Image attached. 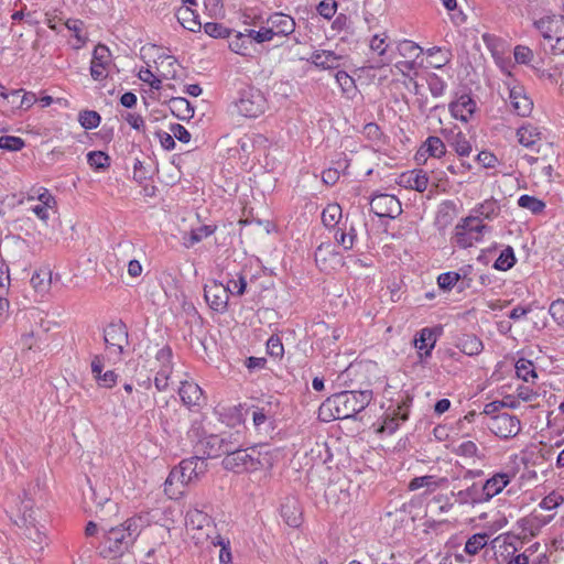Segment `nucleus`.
Segmentation results:
<instances>
[{"mask_svg": "<svg viewBox=\"0 0 564 564\" xmlns=\"http://www.w3.org/2000/svg\"><path fill=\"white\" fill-rule=\"evenodd\" d=\"M387 39L388 36L386 34H382V36L376 34L372 36L370 41V48L373 52H377L380 57H383L386 55L388 48V44L386 43Z\"/></svg>", "mask_w": 564, "mask_h": 564, "instance_id": "338daca9", "label": "nucleus"}, {"mask_svg": "<svg viewBox=\"0 0 564 564\" xmlns=\"http://www.w3.org/2000/svg\"><path fill=\"white\" fill-rule=\"evenodd\" d=\"M436 338L434 332L431 328H423L414 339V345L417 348L421 356H430L434 348Z\"/></svg>", "mask_w": 564, "mask_h": 564, "instance_id": "c756f323", "label": "nucleus"}, {"mask_svg": "<svg viewBox=\"0 0 564 564\" xmlns=\"http://www.w3.org/2000/svg\"><path fill=\"white\" fill-rule=\"evenodd\" d=\"M341 59L343 56L337 55L335 52L323 50L315 51L312 54L310 62L322 69H335L340 66Z\"/></svg>", "mask_w": 564, "mask_h": 564, "instance_id": "b1692460", "label": "nucleus"}, {"mask_svg": "<svg viewBox=\"0 0 564 564\" xmlns=\"http://www.w3.org/2000/svg\"><path fill=\"white\" fill-rule=\"evenodd\" d=\"M518 205L524 209L530 210L534 215H540L545 209V203L534 196L524 194L518 199Z\"/></svg>", "mask_w": 564, "mask_h": 564, "instance_id": "ea45409f", "label": "nucleus"}, {"mask_svg": "<svg viewBox=\"0 0 564 564\" xmlns=\"http://www.w3.org/2000/svg\"><path fill=\"white\" fill-rule=\"evenodd\" d=\"M51 283L52 273L48 270H39L32 274L31 285L40 294H45L50 290Z\"/></svg>", "mask_w": 564, "mask_h": 564, "instance_id": "f704fd0d", "label": "nucleus"}, {"mask_svg": "<svg viewBox=\"0 0 564 564\" xmlns=\"http://www.w3.org/2000/svg\"><path fill=\"white\" fill-rule=\"evenodd\" d=\"M477 108L476 101L467 94L458 96L448 105L453 118L468 122Z\"/></svg>", "mask_w": 564, "mask_h": 564, "instance_id": "a211bd4d", "label": "nucleus"}, {"mask_svg": "<svg viewBox=\"0 0 564 564\" xmlns=\"http://www.w3.org/2000/svg\"><path fill=\"white\" fill-rule=\"evenodd\" d=\"M104 343L110 355L120 356L128 345V329L122 321L109 323L104 328Z\"/></svg>", "mask_w": 564, "mask_h": 564, "instance_id": "9d476101", "label": "nucleus"}, {"mask_svg": "<svg viewBox=\"0 0 564 564\" xmlns=\"http://www.w3.org/2000/svg\"><path fill=\"white\" fill-rule=\"evenodd\" d=\"M268 139L260 133L245 134L238 140V149L246 156L251 155L257 149H265Z\"/></svg>", "mask_w": 564, "mask_h": 564, "instance_id": "a878e982", "label": "nucleus"}, {"mask_svg": "<svg viewBox=\"0 0 564 564\" xmlns=\"http://www.w3.org/2000/svg\"><path fill=\"white\" fill-rule=\"evenodd\" d=\"M232 435L229 438L223 435H209L205 438V453L208 457H219L221 455L227 456L231 446L235 442L231 441Z\"/></svg>", "mask_w": 564, "mask_h": 564, "instance_id": "aec40b11", "label": "nucleus"}, {"mask_svg": "<svg viewBox=\"0 0 564 564\" xmlns=\"http://www.w3.org/2000/svg\"><path fill=\"white\" fill-rule=\"evenodd\" d=\"M236 107L241 116L246 118H257L264 112L267 99L260 89L247 86L239 90Z\"/></svg>", "mask_w": 564, "mask_h": 564, "instance_id": "1a4fd4ad", "label": "nucleus"}, {"mask_svg": "<svg viewBox=\"0 0 564 564\" xmlns=\"http://www.w3.org/2000/svg\"><path fill=\"white\" fill-rule=\"evenodd\" d=\"M452 144L459 156H467L471 152V145L469 141L463 135L460 131L455 134Z\"/></svg>", "mask_w": 564, "mask_h": 564, "instance_id": "13d9d810", "label": "nucleus"}, {"mask_svg": "<svg viewBox=\"0 0 564 564\" xmlns=\"http://www.w3.org/2000/svg\"><path fill=\"white\" fill-rule=\"evenodd\" d=\"M22 523L25 536L34 542L40 549L46 543V517L40 509H34L31 500L22 502Z\"/></svg>", "mask_w": 564, "mask_h": 564, "instance_id": "39448f33", "label": "nucleus"}, {"mask_svg": "<svg viewBox=\"0 0 564 564\" xmlns=\"http://www.w3.org/2000/svg\"><path fill=\"white\" fill-rule=\"evenodd\" d=\"M207 465L205 460L198 456L183 459L178 466L174 467L164 481V492L171 499L177 498L183 490L173 488L175 484L181 487L187 486L197 480L199 475L205 474Z\"/></svg>", "mask_w": 564, "mask_h": 564, "instance_id": "7ed1b4c3", "label": "nucleus"}, {"mask_svg": "<svg viewBox=\"0 0 564 564\" xmlns=\"http://www.w3.org/2000/svg\"><path fill=\"white\" fill-rule=\"evenodd\" d=\"M208 516L200 510L194 509L186 513V524L192 528L202 529L204 525L208 524Z\"/></svg>", "mask_w": 564, "mask_h": 564, "instance_id": "3c124183", "label": "nucleus"}, {"mask_svg": "<svg viewBox=\"0 0 564 564\" xmlns=\"http://www.w3.org/2000/svg\"><path fill=\"white\" fill-rule=\"evenodd\" d=\"M540 155L524 154L522 159L530 165L540 164L542 174L547 182L552 181L553 177V161H556V153L551 143L539 144L535 149Z\"/></svg>", "mask_w": 564, "mask_h": 564, "instance_id": "9b49d317", "label": "nucleus"}, {"mask_svg": "<svg viewBox=\"0 0 564 564\" xmlns=\"http://www.w3.org/2000/svg\"><path fill=\"white\" fill-rule=\"evenodd\" d=\"M25 142L23 139L14 135L0 137V149L7 151H20L24 148Z\"/></svg>", "mask_w": 564, "mask_h": 564, "instance_id": "5fc2aeb1", "label": "nucleus"}, {"mask_svg": "<svg viewBox=\"0 0 564 564\" xmlns=\"http://www.w3.org/2000/svg\"><path fill=\"white\" fill-rule=\"evenodd\" d=\"M246 288H247V281H246V278L242 276V275H239V278L237 280H229L227 282V286H225V289H227V292L228 293H231L234 295H242L246 291Z\"/></svg>", "mask_w": 564, "mask_h": 564, "instance_id": "69168bd1", "label": "nucleus"}, {"mask_svg": "<svg viewBox=\"0 0 564 564\" xmlns=\"http://www.w3.org/2000/svg\"><path fill=\"white\" fill-rule=\"evenodd\" d=\"M65 26L74 33V36L79 43V46L86 43L87 39L80 33L84 26V22L82 20L68 19L65 23Z\"/></svg>", "mask_w": 564, "mask_h": 564, "instance_id": "680f3d73", "label": "nucleus"}, {"mask_svg": "<svg viewBox=\"0 0 564 564\" xmlns=\"http://www.w3.org/2000/svg\"><path fill=\"white\" fill-rule=\"evenodd\" d=\"M87 162L96 171H105L110 166V158L102 151H91L87 154Z\"/></svg>", "mask_w": 564, "mask_h": 564, "instance_id": "79ce46f5", "label": "nucleus"}, {"mask_svg": "<svg viewBox=\"0 0 564 564\" xmlns=\"http://www.w3.org/2000/svg\"><path fill=\"white\" fill-rule=\"evenodd\" d=\"M216 227L204 225L198 228L192 229L189 234H185L183 237V245L186 248H191L194 245L202 241L204 238L209 237L215 232Z\"/></svg>", "mask_w": 564, "mask_h": 564, "instance_id": "72a5a7b5", "label": "nucleus"}, {"mask_svg": "<svg viewBox=\"0 0 564 564\" xmlns=\"http://www.w3.org/2000/svg\"><path fill=\"white\" fill-rule=\"evenodd\" d=\"M456 347L467 356H476L484 349L482 341L474 334H464L457 339Z\"/></svg>", "mask_w": 564, "mask_h": 564, "instance_id": "cd10ccee", "label": "nucleus"}, {"mask_svg": "<svg viewBox=\"0 0 564 564\" xmlns=\"http://www.w3.org/2000/svg\"><path fill=\"white\" fill-rule=\"evenodd\" d=\"M458 282L459 273L454 271L442 273L437 278V284L444 291H451Z\"/></svg>", "mask_w": 564, "mask_h": 564, "instance_id": "6e6d98bb", "label": "nucleus"}, {"mask_svg": "<svg viewBox=\"0 0 564 564\" xmlns=\"http://www.w3.org/2000/svg\"><path fill=\"white\" fill-rule=\"evenodd\" d=\"M511 477L507 473H498L486 480L481 486V492L484 494L486 502L499 495L508 486Z\"/></svg>", "mask_w": 564, "mask_h": 564, "instance_id": "5701e85b", "label": "nucleus"}, {"mask_svg": "<svg viewBox=\"0 0 564 564\" xmlns=\"http://www.w3.org/2000/svg\"><path fill=\"white\" fill-rule=\"evenodd\" d=\"M516 372L518 378L525 382H529L531 379H535L538 377L533 364L527 359H520L516 364Z\"/></svg>", "mask_w": 564, "mask_h": 564, "instance_id": "de8ad7c7", "label": "nucleus"}, {"mask_svg": "<svg viewBox=\"0 0 564 564\" xmlns=\"http://www.w3.org/2000/svg\"><path fill=\"white\" fill-rule=\"evenodd\" d=\"M334 238L345 250H350L352 249L357 238L356 229L350 227L349 231L346 232L341 228H337L335 230Z\"/></svg>", "mask_w": 564, "mask_h": 564, "instance_id": "a18cd8bd", "label": "nucleus"}, {"mask_svg": "<svg viewBox=\"0 0 564 564\" xmlns=\"http://www.w3.org/2000/svg\"><path fill=\"white\" fill-rule=\"evenodd\" d=\"M111 64V53L104 44H98L90 62V75L95 80H104L108 76V68Z\"/></svg>", "mask_w": 564, "mask_h": 564, "instance_id": "4468645a", "label": "nucleus"}, {"mask_svg": "<svg viewBox=\"0 0 564 564\" xmlns=\"http://www.w3.org/2000/svg\"><path fill=\"white\" fill-rule=\"evenodd\" d=\"M221 464L225 469L236 474L252 473L263 466L260 460V453L254 447L240 448L237 443L231 446Z\"/></svg>", "mask_w": 564, "mask_h": 564, "instance_id": "20e7f679", "label": "nucleus"}, {"mask_svg": "<svg viewBox=\"0 0 564 564\" xmlns=\"http://www.w3.org/2000/svg\"><path fill=\"white\" fill-rule=\"evenodd\" d=\"M426 55L429 57H432L433 59L430 61V65L433 68H442L446 64L451 62L452 54L449 50H443L438 46H433L426 50Z\"/></svg>", "mask_w": 564, "mask_h": 564, "instance_id": "4c0bfd02", "label": "nucleus"}, {"mask_svg": "<svg viewBox=\"0 0 564 564\" xmlns=\"http://www.w3.org/2000/svg\"><path fill=\"white\" fill-rule=\"evenodd\" d=\"M534 26L554 53H564V17L547 15L534 22Z\"/></svg>", "mask_w": 564, "mask_h": 564, "instance_id": "423d86ee", "label": "nucleus"}, {"mask_svg": "<svg viewBox=\"0 0 564 564\" xmlns=\"http://www.w3.org/2000/svg\"><path fill=\"white\" fill-rule=\"evenodd\" d=\"M500 214V205L499 203L494 199H486L481 204L477 205L473 209V216H479V219H488L491 220L496 217H498Z\"/></svg>", "mask_w": 564, "mask_h": 564, "instance_id": "473e14b6", "label": "nucleus"}, {"mask_svg": "<svg viewBox=\"0 0 564 564\" xmlns=\"http://www.w3.org/2000/svg\"><path fill=\"white\" fill-rule=\"evenodd\" d=\"M171 109L181 119H191L194 116V107L184 97H174L170 100Z\"/></svg>", "mask_w": 564, "mask_h": 564, "instance_id": "e433bc0d", "label": "nucleus"}, {"mask_svg": "<svg viewBox=\"0 0 564 564\" xmlns=\"http://www.w3.org/2000/svg\"><path fill=\"white\" fill-rule=\"evenodd\" d=\"M370 206L371 212L379 218H397L402 213L400 200L390 194L373 195Z\"/></svg>", "mask_w": 564, "mask_h": 564, "instance_id": "ddd939ff", "label": "nucleus"}, {"mask_svg": "<svg viewBox=\"0 0 564 564\" xmlns=\"http://www.w3.org/2000/svg\"><path fill=\"white\" fill-rule=\"evenodd\" d=\"M412 402V398L406 395L402 399L395 409L391 413H388L384 417L383 424L378 429L379 433L393 434L399 427V420L406 421L409 416V408Z\"/></svg>", "mask_w": 564, "mask_h": 564, "instance_id": "dca6fc26", "label": "nucleus"}, {"mask_svg": "<svg viewBox=\"0 0 564 564\" xmlns=\"http://www.w3.org/2000/svg\"><path fill=\"white\" fill-rule=\"evenodd\" d=\"M488 229L479 216L470 215L456 225L454 240L458 247L466 249L481 241L484 232Z\"/></svg>", "mask_w": 564, "mask_h": 564, "instance_id": "0eeeda50", "label": "nucleus"}, {"mask_svg": "<svg viewBox=\"0 0 564 564\" xmlns=\"http://www.w3.org/2000/svg\"><path fill=\"white\" fill-rule=\"evenodd\" d=\"M445 478H438L434 475H425L413 478L409 485L408 488L411 491L417 490L420 488H426V494L433 492L436 488L441 486L442 482H444Z\"/></svg>", "mask_w": 564, "mask_h": 564, "instance_id": "7c9ffc66", "label": "nucleus"}, {"mask_svg": "<svg viewBox=\"0 0 564 564\" xmlns=\"http://www.w3.org/2000/svg\"><path fill=\"white\" fill-rule=\"evenodd\" d=\"M245 32L247 33L245 35L251 40V44L253 42L260 44V43L272 41L271 33H270L271 31L268 30L267 24L264 26H261L258 31H256L253 29H246Z\"/></svg>", "mask_w": 564, "mask_h": 564, "instance_id": "4d7b16f0", "label": "nucleus"}, {"mask_svg": "<svg viewBox=\"0 0 564 564\" xmlns=\"http://www.w3.org/2000/svg\"><path fill=\"white\" fill-rule=\"evenodd\" d=\"M488 540L487 533H475L466 541L464 551L469 555H476L487 545Z\"/></svg>", "mask_w": 564, "mask_h": 564, "instance_id": "a19ab883", "label": "nucleus"}, {"mask_svg": "<svg viewBox=\"0 0 564 564\" xmlns=\"http://www.w3.org/2000/svg\"><path fill=\"white\" fill-rule=\"evenodd\" d=\"M265 24L271 33L272 40L275 36L284 37L292 34L295 31V21L294 19L282 12H274L268 17Z\"/></svg>", "mask_w": 564, "mask_h": 564, "instance_id": "f3484780", "label": "nucleus"}, {"mask_svg": "<svg viewBox=\"0 0 564 564\" xmlns=\"http://www.w3.org/2000/svg\"><path fill=\"white\" fill-rule=\"evenodd\" d=\"M246 32H238L235 37L229 42V47L232 52L246 56L249 53L251 40L243 35Z\"/></svg>", "mask_w": 564, "mask_h": 564, "instance_id": "c03bdc74", "label": "nucleus"}, {"mask_svg": "<svg viewBox=\"0 0 564 564\" xmlns=\"http://www.w3.org/2000/svg\"><path fill=\"white\" fill-rule=\"evenodd\" d=\"M549 313L552 318L558 324H564V300L557 299L550 305Z\"/></svg>", "mask_w": 564, "mask_h": 564, "instance_id": "e2e57ef3", "label": "nucleus"}, {"mask_svg": "<svg viewBox=\"0 0 564 564\" xmlns=\"http://www.w3.org/2000/svg\"><path fill=\"white\" fill-rule=\"evenodd\" d=\"M178 394L183 403L189 408L199 406L205 401L203 390L193 381H181Z\"/></svg>", "mask_w": 564, "mask_h": 564, "instance_id": "412c9836", "label": "nucleus"}, {"mask_svg": "<svg viewBox=\"0 0 564 564\" xmlns=\"http://www.w3.org/2000/svg\"><path fill=\"white\" fill-rule=\"evenodd\" d=\"M457 501L462 505H478L486 502L481 487L473 484L470 487L456 494Z\"/></svg>", "mask_w": 564, "mask_h": 564, "instance_id": "2f4dec72", "label": "nucleus"}, {"mask_svg": "<svg viewBox=\"0 0 564 564\" xmlns=\"http://www.w3.org/2000/svg\"><path fill=\"white\" fill-rule=\"evenodd\" d=\"M205 299L209 306L217 312H223L227 308L228 292L223 284L214 283L210 286H205Z\"/></svg>", "mask_w": 564, "mask_h": 564, "instance_id": "6ab92c4d", "label": "nucleus"}, {"mask_svg": "<svg viewBox=\"0 0 564 564\" xmlns=\"http://www.w3.org/2000/svg\"><path fill=\"white\" fill-rule=\"evenodd\" d=\"M280 513L289 527L299 528L302 524V510L296 499L286 498L281 505Z\"/></svg>", "mask_w": 564, "mask_h": 564, "instance_id": "4be33fe9", "label": "nucleus"}, {"mask_svg": "<svg viewBox=\"0 0 564 564\" xmlns=\"http://www.w3.org/2000/svg\"><path fill=\"white\" fill-rule=\"evenodd\" d=\"M316 10L321 17L330 20L337 11V2L335 0H322Z\"/></svg>", "mask_w": 564, "mask_h": 564, "instance_id": "bf43d9fd", "label": "nucleus"}, {"mask_svg": "<svg viewBox=\"0 0 564 564\" xmlns=\"http://www.w3.org/2000/svg\"><path fill=\"white\" fill-rule=\"evenodd\" d=\"M509 107L518 116L527 117L533 109V102L520 85H508Z\"/></svg>", "mask_w": 564, "mask_h": 564, "instance_id": "2eb2a0df", "label": "nucleus"}, {"mask_svg": "<svg viewBox=\"0 0 564 564\" xmlns=\"http://www.w3.org/2000/svg\"><path fill=\"white\" fill-rule=\"evenodd\" d=\"M427 86L433 97H441L446 89V83L436 74H430L427 77Z\"/></svg>", "mask_w": 564, "mask_h": 564, "instance_id": "864d4df0", "label": "nucleus"}, {"mask_svg": "<svg viewBox=\"0 0 564 564\" xmlns=\"http://www.w3.org/2000/svg\"><path fill=\"white\" fill-rule=\"evenodd\" d=\"M516 263V256L513 249L508 246L505 248L494 263V268L499 271H507Z\"/></svg>", "mask_w": 564, "mask_h": 564, "instance_id": "37998d69", "label": "nucleus"}, {"mask_svg": "<svg viewBox=\"0 0 564 564\" xmlns=\"http://www.w3.org/2000/svg\"><path fill=\"white\" fill-rule=\"evenodd\" d=\"M564 502V497L560 494L552 491L547 496H545L540 502V508L543 510H552L557 508L560 505Z\"/></svg>", "mask_w": 564, "mask_h": 564, "instance_id": "052dcab7", "label": "nucleus"}, {"mask_svg": "<svg viewBox=\"0 0 564 564\" xmlns=\"http://www.w3.org/2000/svg\"><path fill=\"white\" fill-rule=\"evenodd\" d=\"M341 216L343 210L338 204H328L322 212V223L325 227L335 229Z\"/></svg>", "mask_w": 564, "mask_h": 564, "instance_id": "c9c22d12", "label": "nucleus"}, {"mask_svg": "<svg viewBox=\"0 0 564 564\" xmlns=\"http://www.w3.org/2000/svg\"><path fill=\"white\" fill-rule=\"evenodd\" d=\"M454 212L455 206L452 202L443 203L436 213L435 224L442 229L446 228L454 219Z\"/></svg>", "mask_w": 564, "mask_h": 564, "instance_id": "58836bf2", "label": "nucleus"}, {"mask_svg": "<svg viewBox=\"0 0 564 564\" xmlns=\"http://www.w3.org/2000/svg\"><path fill=\"white\" fill-rule=\"evenodd\" d=\"M335 78L344 93H349L356 88L354 78L345 70H338Z\"/></svg>", "mask_w": 564, "mask_h": 564, "instance_id": "0e129e2a", "label": "nucleus"}, {"mask_svg": "<svg viewBox=\"0 0 564 564\" xmlns=\"http://www.w3.org/2000/svg\"><path fill=\"white\" fill-rule=\"evenodd\" d=\"M140 521L141 517H133L118 527H101L99 554L104 558H117L128 552L141 534Z\"/></svg>", "mask_w": 564, "mask_h": 564, "instance_id": "f03ea898", "label": "nucleus"}, {"mask_svg": "<svg viewBox=\"0 0 564 564\" xmlns=\"http://www.w3.org/2000/svg\"><path fill=\"white\" fill-rule=\"evenodd\" d=\"M408 184L412 189H415L420 193L424 192L429 185V176L422 171H413L408 177Z\"/></svg>", "mask_w": 564, "mask_h": 564, "instance_id": "49530a36", "label": "nucleus"}, {"mask_svg": "<svg viewBox=\"0 0 564 564\" xmlns=\"http://www.w3.org/2000/svg\"><path fill=\"white\" fill-rule=\"evenodd\" d=\"M267 350L272 357H282L284 348L281 339L278 336H271L267 341Z\"/></svg>", "mask_w": 564, "mask_h": 564, "instance_id": "774afa93", "label": "nucleus"}, {"mask_svg": "<svg viewBox=\"0 0 564 564\" xmlns=\"http://www.w3.org/2000/svg\"><path fill=\"white\" fill-rule=\"evenodd\" d=\"M204 32L214 39H225L231 33L230 29L226 28L223 23L207 22L202 25Z\"/></svg>", "mask_w": 564, "mask_h": 564, "instance_id": "8fccbe9b", "label": "nucleus"}, {"mask_svg": "<svg viewBox=\"0 0 564 564\" xmlns=\"http://www.w3.org/2000/svg\"><path fill=\"white\" fill-rule=\"evenodd\" d=\"M517 137L520 144L533 149L535 145L539 147L541 144L542 132L534 124L527 123L517 130Z\"/></svg>", "mask_w": 564, "mask_h": 564, "instance_id": "393cba45", "label": "nucleus"}, {"mask_svg": "<svg viewBox=\"0 0 564 564\" xmlns=\"http://www.w3.org/2000/svg\"><path fill=\"white\" fill-rule=\"evenodd\" d=\"M446 153L444 142L438 137H429L425 142L421 145L416 153V160L421 158L432 156L441 158Z\"/></svg>", "mask_w": 564, "mask_h": 564, "instance_id": "bb28decb", "label": "nucleus"}, {"mask_svg": "<svg viewBox=\"0 0 564 564\" xmlns=\"http://www.w3.org/2000/svg\"><path fill=\"white\" fill-rule=\"evenodd\" d=\"M176 18L183 28L191 32H198L202 29L198 14L188 7H181L176 12Z\"/></svg>", "mask_w": 564, "mask_h": 564, "instance_id": "c85d7f7f", "label": "nucleus"}, {"mask_svg": "<svg viewBox=\"0 0 564 564\" xmlns=\"http://www.w3.org/2000/svg\"><path fill=\"white\" fill-rule=\"evenodd\" d=\"M172 350L167 346H163L154 354V358L147 359V367L150 372H154V384L159 391L165 390L173 371Z\"/></svg>", "mask_w": 564, "mask_h": 564, "instance_id": "6e6552de", "label": "nucleus"}, {"mask_svg": "<svg viewBox=\"0 0 564 564\" xmlns=\"http://www.w3.org/2000/svg\"><path fill=\"white\" fill-rule=\"evenodd\" d=\"M398 52L403 57H419L423 52V48L415 42L410 40H403L398 44Z\"/></svg>", "mask_w": 564, "mask_h": 564, "instance_id": "603ef678", "label": "nucleus"}, {"mask_svg": "<svg viewBox=\"0 0 564 564\" xmlns=\"http://www.w3.org/2000/svg\"><path fill=\"white\" fill-rule=\"evenodd\" d=\"M371 400V390L341 391L328 397L321 404L318 417L324 422L350 419L365 410Z\"/></svg>", "mask_w": 564, "mask_h": 564, "instance_id": "f257e3e1", "label": "nucleus"}, {"mask_svg": "<svg viewBox=\"0 0 564 564\" xmlns=\"http://www.w3.org/2000/svg\"><path fill=\"white\" fill-rule=\"evenodd\" d=\"M488 427L496 436L508 440L520 433L521 423L516 415L501 413L491 417Z\"/></svg>", "mask_w": 564, "mask_h": 564, "instance_id": "f8f14e48", "label": "nucleus"}, {"mask_svg": "<svg viewBox=\"0 0 564 564\" xmlns=\"http://www.w3.org/2000/svg\"><path fill=\"white\" fill-rule=\"evenodd\" d=\"M78 121L84 129L90 130L99 126L101 117L97 111L84 110L79 112Z\"/></svg>", "mask_w": 564, "mask_h": 564, "instance_id": "09e8293b", "label": "nucleus"}]
</instances>
